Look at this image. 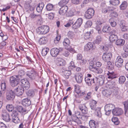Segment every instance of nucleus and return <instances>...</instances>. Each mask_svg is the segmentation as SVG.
Instances as JSON below:
<instances>
[{"label":"nucleus","mask_w":128,"mask_h":128,"mask_svg":"<svg viewBox=\"0 0 128 128\" xmlns=\"http://www.w3.org/2000/svg\"><path fill=\"white\" fill-rule=\"evenodd\" d=\"M49 27L47 26H42L38 27L37 31L39 34H44L49 31Z\"/></svg>","instance_id":"f257e3e1"},{"label":"nucleus","mask_w":128,"mask_h":128,"mask_svg":"<svg viewBox=\"0 0 128 128\" xmlns=\"http://www.w3.org/2000/svg\"><path fill=\"white\" fill-rule=\"evenodd\" d=\"M20 80V79L16 76H12L10 78V82L12 86H17L19 83Z\"/></svg>","instance_id":"f03ea898"},{"label":"nucleus","mask_w":128,"mask_h":128,"mask_svg":"<svg viewBox=\"0 0 128 128\" xmlns=\"http://www.w3.org/2000/svg\"><path fill=\"white\" fill-rule=\"evenodd\" d=\"M36 74L37 72L34 68H30V70L27 72L26 74L31 80H34L36 77Z\"/></svg>","instance_id":"7ed1b4c3"},{"label":"nucleus","mask_w":128,"mask_h":128,"mask_svg":"<svg viewBox=\"0 0 128 128\" xmlns=\"http://www.w3.org/2000/svg\"><path fill=\"white\" fill-rule=\"evenodd\" d=\"M62 50L63 49L61 48H53L50 50L51 55L52 57H56L59 54V52Z\"/></svg>","instance_id":"20e7f679"},{"label":"nucleus","mask_w":128,"mask_h":128,"mask_svg":"<svg viewBox=\"0 0 128 128\" xmlns=\"http://www.w3.org/2000/svg\"><path fill=\"white\" fill-rule=\"evenodd\" d=\"M94 14V10L92 8H90L86 12L84 16L87 19H90L93 16Z\"/></svg>","instance_id":"39448f33"},{"label":"nucleus","mask_w":128,"mask_h":128,"mask_svg":"<svg viewBox=\"0 0 128 128\" xmlns=\"http://www.w3.org/2000/svg\"><path fill=\"white\" fill-rule=\"evenodd\" d=\"M15 97L14 92L12 90L8 91L6 94V98L8 100H13Z\"/></svg>","instance_id":"423d86ee"},{"label":"nucleus","mask_w":128,"mask_h":128,"mask_svg":"<svg viewBox=\"0 0 128 128\" xmlns=\"http://www.w3.org/2000/svg\"><path fill=\"white\" fill-rule=\"evenodd\" d=\"M2 119L6 122H8L10 121L11 119L9 114L5 110H3L2 113Z\"/></svg>","instance_id":"0eeeda50"},{"label":"nucleus","mask_w":128,"mask_h":128,"mask_svg":"<svg viewBox=\"0 0 128 128\" xmlns=\"http://www.w3.org/2000/svg\"><path fill=\"white\" fill-rule=\"evenodd\" d=\"M20 82L22 84V86L25 90H28L29 88L30 84L26 78H24L23 79L20 80Z\"/></svg>","instance_id":"6e6552de"},{"label":"nucleus","mask_w":128,"mask_h":128,"mask_svg":"<svg viewBox=\"0 0 128 128\" xmlns=\"http://www.w3.org/2000/svg\"><path fill=\"white\" fill-rule=\"evenodd\" d=\"M83 20V19L81 18H78L72 26V28L74 29H75L80 27L82 23Z\"/></svg>","instance_id":"1a4fd4ad"},{"label":"nucleus","mask_w":128,"mask_h":128,"mask_svg":"<svg viewBox=\"0 0 128 128\" xmlns=\"http://www.w3.org/2000/svg\"><path fill=\"white\" fill-rule=\"evenodd\" d=\"M26 90L22 86H20V87L18 86L16 89L14 90V92L17 96H20L22 95L24 93V91Z\"/></svg>","instance_id":"9d476101"},{"label":"nucleus","mask_w":128,"mask_h":128,"mask_svg":"<svg viewBox=\"0 0 128 128\" xmlns=\"http://www.w3.org/2000/svg\"><path fill=\"white\" fill-rule=\"evenodd\" d=\"M112 57V54L111 52H106L103 54L102 58L104 61L107 62L110 60Z\"/></svg>","instance_id":"9b49d317"},{"label":"nucleus","mask_w":128,"mask_h":128,"mask_svg":"<svg viewBox=\"0 0 128 128\" xmlns=\"http://www.w3.org/2000/svg\"><path fill=\"white\" fill-rule=\"evenodd\" d=\"M96 48L94 44L91 42H88L86 45L84 46V50L86 51H88L90 50H93Z\"/></svg>","instance_id":"f8f14e48"},{"label":"nucleus","mask_w":128,"mask_h":128,"mask_svg":"<svg viewBox=\"0 0 128 128\" xmlns=\"http://www.w3.org/2000/svg\"><path fill=\"white\" fill-rule=\"evenodd\" d=\"M74 77L76 82L78 84L81 83L82 81L83 78V75L80 73L76 74Z\"/></svg>","instance_id":"ddd939ff"},{"label":"nucleus","mask_w":128,"mask_h":128,"mask_svg":"<svg viewBox=\"0 0 128 128\" xmlns=\"http://www.w3.org/2000/svg\"><path fill=\"white\" fill-rule=\"evenodd\" d=\"M123 59L120 56H118L116 60L115 64L116 66L120 68L122 66L123 62Z\"/></svg>","instance_id":"4468645a"},{"label":"nucleus","mask_w":128,"mask_h":128,"mask_svg":"<svg viewBox=\"0 0 128 128\" xmlns=\"http://www.w3.org/2000/svg\"><path fill=\"white\" fill-rule=\"evenodd\" d=\"M112 112L113 115L116 116H118L122 114L123 111L121 108H115L113 109Z\"/></svg>","instance_id":"2eb2a0df"},{"label":"nucleus","mask_w":128,"mask_h":128,"mask_svg":"<svg viewBox=\"0 0 128 128\" xmlns=\"http://www.w3.org/2000/svg\"><path fill=\"white\" fill-rule=\"evenodd\" d=\"M94 78H89L86 77L85 78V81L86 84L88 86H91L92 83H95Z\"/></svg>","instance_id":"dca6fc26"},{"label":"nucleus","mask_w":128,"mask_h":128,"mask_svg":"<svg viewBox=\"0 0 128 128\" xmlns=\"http://www.w3.org/2000/svg\"><path fill=\"white\" fill-rule=\"evenodd\" d=\"M16 108L19 112H21L22 114H24L28 113V111L26 108H24L22 106H17Z\"/></svg>","instance_id":"f3484780"},{"label":"nucleus","mask_w":128,"mask_h":128,"mask_svg":"<svg viewBox=\"0 0 128 128\" xmlns=\"http://www.w3.org/2000/svg\"><path fill=\"white\" fill-rule=\"evenodd\" d=\"M62 7L60 8L59 11V14L62 15L66 14V13L67 11L68 10V8L67 6H61Z\"/></svg>","instance_id":"a211bd4d"},{"label":"nucleus","mask_w":128,"mask_h":128,"mask_svg":"<svg viewBox=\"0 0 128 128\" xmlns=\"http://www.w3.org/2000/svg\"><path fill=\"white\" fill-rule=\"evenodd\" d=\"M97 103V102L94 100H92L90 103V107L92 110L95 111L96 110L97 108H99L96 107Z\"/></svg>","instance_id":"6ab92c4d"},{"label":"nucleus","mask_w":128,"mask_h":128,"mask_svg":"<svg viewBox=\"0 0 128 128\" xmlns=\"http://www.w3.org/2000/svg\"><path fill=\"white\" fill-rule=\"evenodd\" d=\"M115 108L114 105L112 104H108L105 105L104 107L105 111H111Z\"/></svg>","instance_id":"aec40b11"},{"label":"nucleus","mask_w":128,"mask_h":128,"mask_svg":"<svg viewBox=\"0 0 128 128\" xmlns=\"http://www.w3.org/2000/svg\"><path fill=\"white\" fill-rule=\"evenodd\" d=\"M102 93L103 96L108 97L110 96L112 92L110 90L104 89L102 90Z\"/></svg>","instance_id":"412c9836"},{"label":"nucleus","mask_w":128,"mask_h":128,"mask_svg":"<svg viewBox=\"0 0 128 128\" xmlns=\"http://www.w3.org/2000/svg\"><path fill=\"white\" fill-rule=\"evenodd\" d=\"M44 4L43 2H41L39 3L38 4L36 7V10L38 12H42L44 7Z\"/></svg>","instance_id":"4be33fe9"},{"label":"nucleus","mask_w":128,"mask_h":128,"mask_svg":"<svg viewBox=\"0 0 128 128\" xmlns=\"http://www.w3.org/2000/svg\"><path fill=\"white\" fill-rule=\"evenodd\" d=\"M108 75V78L111 80L116 78V75L113 72H110L108 71V72L107 74Z\"/></svg>","instance_id":"5701e85b"},{"label":"nucleus","mask_w":128,"mask_h":128,"mask_svg":"<svg viewBox=\"0 0 128 128\" xmlns=\"http://www.w3.org/2000/svg\"><path fill=\"white\" fill-rule=\"evenodd\" d=\"M62 72L64 73L65 77L66 79H68L69 78V76L71 74V72L70 70H66L64 68H63Z\"/></svg>","instance_id":"b1692460"},{"label":"nucleus","mask_w":128,"mask_h":128,"mask_svg":"<svg viewBox=\"0 0 128 128\" xmlns=\"http://www.w3.org/2000/svg\"><path fill=\"white\" fill-rule=\"evenodd\" d=\"M79 108L83 114H86L87 113L88 110L85 105L80 104L79 106Z\"/></svg>","instance_id":"393cba45"},{"label":"nucleus","mask_w":128,"mask_h":128,"mask_svg":"<svg viewBox=\"0 0 128 128\" xmlns=\"http://www.w3.org/2000/svg\"><path fill=\"white\" fill-rule=\"evenodd\" d=\"M89 124L91 128H96L98 124L97 122L96 123L93 120H90L89 122Z\"/></svg>","instance_id":"a878e982"},{"label":"nucleus","mask_w":128,"mask_h":128,"mask_svg":"<svg viewBox=\"0 0 128 128\" xmlns=\"http://www.w3.org/2000/svg\"><path fill=\"white\" fill-rule=\"evenodd\" d=\"M23 105L26 106H28L30 105L31 101L28 98H25L22 101Z\"/></svg>","instance_id":"bb28decb"},{"label":"nucleus","mask_w":128,"mask_h":128,"mask_svg":"<svg viewBox=\"0 0 128 128\" xmlns=\"http://www.w3.org/2000/svg\"><path fill=\"white\" fill-rule=\"evenodd\" d=\"M72 118L74 121L78 124H80L81 123V121L79 120L78 118L76 115H73L72 116Z\"/></svg>","instance_id":"cd10ccee"},{"label":"nucleus","mask_w":128,"mask_h":128,"mask_svg":"<svg viewBox=\"0 0 128 128\" xmlns=\"http://www.w3.org/2000/svg\"><path fill=\"white\" fill-rule=\"evenodd\" d=\"M125 41L122 39H118L116 40V44L118 46H122L124 44Z\"/></svg>","instance_id":"c85d7f7f"},{"label":"nucleus","mask_w":128,"mask_h":128,"mask_svg":"<svg viewBox=\"0 0 128 128\" xmlns=\"http://www.w3.org/2000/svg\"><path fill=\"white\" fill-rule=\"evenodd\" d=\"M58 65L62 66L64 64V60L62 58H57L56 59Z\"/></svg>","instance_id":"c756f323"},{"label":"nucleus","mask_w":128,"mask_h":128,"mask_svg":"<svg viewBox=\"0 0 128 128\" xmlns=\"http://www.w3.org/2000/svg\"><path fill=\"white\" fill-rule=\"evenodd\" d=\"M66 49L68 50L70 52L74 53L75 52V50H74L73 47V46H70L69 44L65 46Z\"/></svg>","instance_id":"7c9ffc66"},{"label":"nucleus","mask_w":128,"mask_h":128,"mask_svg":"<svg viewBox=\"0 0 128 128\" xmlns=\"http://www.w3.org/2000/svg\"><path fill=\"white\" fill-rule=\"evenodd\" d=\"M111 28L110 26L108 25L104 26L102 28V31L104 32H108L110 30Z\"/></svg>","instance_id":"2f4dec72"},{"label":"nucleus","mask_w":128,"mask_h":128,"mask_svg":"<svg viewBox=\"0 0 128 128\" xmlns=\"http://www.w3.org/2000/svg\"><path fill=\"white\" fill-rule=\"evenodd\" d=\"M47 38L43 37L40 38L39 42L40 44H46L47 42Z\"/></svg>","instance_id":"473e14b6"},{"label":"nucleus","mask_w":128,"mask_h":128,"mask_svg":"<svg viewBox=\"0 0 128 128\" xmlns=\"http://www.w3.org/2000/svg\"><path fill=\"white\" fill-rule=\"evenodd\" d=\"M102 38L101 36H98L96 38L94 42L96 44H98L102 42Z\"/></svg>","instance_id":"72a5a7b5"},{"label":"nucleus","mask_w":128,"mask_h":128,"mask_svg":"<svg viewBox=\"0 0 128 128\" xmlns=\"http://www.w3.org/2000/svg\"><path fill=\"white\" fill-rule=\"evenodd\" d=\"M93 32H88L85 33L84 36V38L86 40H88L90 37V35Z\"/></svg>","instance_id":"f704fd0d"},{"label":"nucleus","mask_w":128,"mask_h":128,"mask_svg":"<svg viewBox=\"0 0 128 128\" xmlns=\"http://www.w3.org/2000/svg\"><path fill=\"white\" fill-rule=\"evenodd\" d=\"M24 71L23 70H21L19 71L18 74L17 76H16L20 79L21 80L24 76Z\"/></svg>","instance_id":"c9c22d12"},{"label":"nucleus","mask_w":128,"mask_h":128,"mask_svg":"<svg viewBox=\"0 0 128 128\" xmlns=\"http://www.w3.org/2000/svg\"><path fill=\"white\" fill-rule=\"evenodd\" d=\"M118 38V36L116 34L110 35L109 38L110 40L112 42H113L114 41L117 40Z\"/></svg>","instance_id":"e433bc0d"},{"label":"nucleus","mask_w":128,"mask_h":128,"mask_svg":"<svg viewBox=\"0 0 128 128\" xmlns=\"http://www.w3.org/2000/svg\"><path fill=\"white\" fill-rule=\"evenodd\" d=\"M49 50L48 48H44L42 49V54L43 56H45L49 52Z\"/></svg>","instance_id":"4c0bfd02"},{"label":"nucleus","mask_w":128,"mask_h":128,"mask_svg":"<svg viewBox=\"0 0 128 128\" xmlns=\"http://www.w3.org/2000/svg\"><path fill=\"white\" fill-rule=\"evenodd\" d=\"M69 0H62L58 3L59 5L60 6H66L69 2Z\"/></svg>","instance_id":"58836bf2"},{"label":"nucleus","mask_w":128,"mask_h":128,"mask_svg":"<svg viewBox=\"0 0 128 128\" xmlns=\"http://www.w3.org/2000/svg\"><path fill=\"white\" fill-rule=\"evenodd\" d=\"M126 80L125 77L124 76L120 77L119 78V83L120 84H122L124 83Z\"/></svg>","instance_id":"ea45409f"},{"label":"nucleus","mask_w":128,"mask_h":128,"mask_svg":"<svg viewBox=\"0 0 128 128\" xmlns=\"http://www.w3.org/2000/svg\"><path fill=\"white\" fill-rule=\"evenodd\" d=\"M54 8V6L50 4H48L46 7V9L48 11L52 10H53Z\"/></svg>","instance_id":"a19ab883"},{"label":"nucleus","mask_w":128,"mask_h":128,"mask_svg":"<svg viewBox=\"0 0 128 128\" xmlns=\"http://www.w3.org/2000/svg\"><path fill=\"white\" fill-rule=\"evenodd\" d=\"M103 77L102 76L99 77L97 79V81L99 82L100 85H102L104 82V80Z\"/></svg>","instance_id":"79ce46f5"},{"label":"nucleus","mask_w":128,"mask_h":128,"mask_svg":"<svg viewBox=\"0 0 128 128\" xmlns=\"http://www.w3.org/2000/svg\"><path fill=\"white\" fill-rule=\"evenodd\" d=\"M127 6V4L126 2L125 1L120 6V8L122 10H124L126 8Z\"/></svg>","instance_id":"37998d69"},{"label":"nucleus","mask_w":128,"mask_h":128,"mask_svg":"<svg viewBox=\"0 0 128 128\" xmlns=\"http://www.w3.org/2000/svg\"><path fill=\"white\" fill-rule=\"evenodd\" d=\"M112 121L116 125H118L119 123V121L117 117H113L112 119Z\"/></svg>","instance_id":"c03bdc74"},{"label":"nucleus","mask_w":128,"mask_h":128,"mask_svg":"<svg viewBox=\"0 0 128 128\" xmlns=\"http://www.w3.org/2000/svg\"><path fill=\"white\" fill-rule=\"evenodd\" d=\"M101 108H97V110L95 111L96 112L97 116L99 118H100L102 116V113L100 111Z\"/></svg>","instance_id":"a18cd8bd"},{"label":"nucleus","mask_w":128,"mask_h":128,"mask_svg":"<svg viewBox=\"0 0 128 128\" xmlns=\"http://www.w3.org/2000/svg\"><path fill=\"white\" fill-rule=\"evenodd\" d=\"M110 2V4L114 6L118 5L120 3L119 0H111Z\"/></svg>","instance_id":"49530a36"},{"label":"nucleus","mask_w":128,"mask_h":128,"mask_svg":"<svg viewBox=\"0 0 128 128\" xmlns=\"http://www.w3.org/2000/svg\"><path fill=\"white\" fill-rule=\"evenodd\" d=\"M6 108L8 112H12L14 109V107L12 104H9L7 105Z\"/></svg>","instance_id":"de8ad7c7"},{"label":"nucleus","mask_w":128,"mask_h":128,"mask_svg":"<svg viewBox=\"0 0 128 128\" xmlns=\"http://www.w3.org/2000/svg\"><path fill=\"white\" fill-rule=\"evenodd\" d=\"M12 120L13 122L16 124L19 123L20 122V120L18 117H15L12 118Z\"/></svg>","instance_id":"09e8293b"},{"label":"nucleus","mask_w":128,"mask_h":128,"mask_svg":"<svg viewBox=\"0 0 128 128\" xmlns=\"http://www.w3.org/2000/svg\"><path fill=\"white\" fill-rule=\"evenodd\" d=\"M74 14V13L72 11L70 10L66 14L67 16H72Z\"/></svg>","instance_id":"8fccbe9b"},{"label":"nucleus","mask_w":128,"mask_h":128,"mask_svg":"<svg viewBox=\"0 0 128 128\" xmlns=\"http://www.w3.org/2000/svg\"><path fill=\"white\" fill-rule=\"evenodd\" d=\"M70 42L69 39L68 38H66L65 39L63 42V44L64 46H66L67 45L70 44Z\"/></svg>","instance_id":"3c124183"},{"label":"nucleus","mask_w":128,"mask_h":128,"mask_svg":"<svg viewBox=\"0 0 128 128\" xmlns=\"http://www.w3.org/2000/svg\"><path fill=\"white\" fill-rule=\"evenodd\" d=\"M92 22L90 20L87 21L86 23L85 26L86 28L90 27L92 25Z\"/></svg>","instance_id":"603ef678"},{"label":"nucleus","mask_w":128,"mask_h":128,"mask_svg":"<svg viewBox=\"0 0 128 128\" xmlns=\"http://www.w3.org/2000/svg\"><path fill=\"white\" fill-rule=\"evenodd\" d=\"M124 107V110L128 109V101H126L122 103Z\"/></svg>","instance_id":"864d4df0"},{"label":"nucleus","mask_w":128,"mask_h":128,"mask_svg":"<svg viewBox=\"0 0 128 128\" xmlns=\"http://www.w3.org/2000/svg\"><path fill=\"white\" fill-rule=\"evenodd\" d=\"M102 72L103 70L101 68L96 67L94 72L98 74H100L102 73Z\"/></svg>","instance_id":"5fc2aeb1"},{"label":"nucleus","mask_w":128,"mask_h":128,"mask_svg":"<svg viewBox=\"0 0 128 128\" xmlns=\"http://www.w3.org/2000/svg\"><path fill=\"white\" fill-rule=\"evenodd\" d=\"M108 67L110 69L112 70L114 69V65L110 61H108Z\"/></svg>","instance_id":"6e6d98bb"},{"label":"nucleus","mask_w":128,"mask_h":128,"mask_svg":"<svg viewBox=\"0 0 128 128\" xmlns=\"http://www.w3.org/2000/svg\"><path fill=\"white\" fill-rule=\"evenodd\" d=\"M30 17L32 18H36V17H39L40 18V15H36L33 13L30 14Z\"/></svg>","instance_id":"4d7b16f0"},{"label":"nucleus","mask_w":128,"mask_h":128,"mask_svg":"<svg viewBox=\"0 0 128 128\" xmlns=\"http://www.w3.org/2000/svg\"><path fill=\"white\" fill-rule=\"evenodd\" d=\"M120 28L122 32L126 31L128 30V26H126V25L122 27H121Z\"/></svg>","instance_id":"13d9d810"},{"label":"nucleus","mask_w":128,"mask_h":128,"mask_svg":"<svg viewBox=\"0 0 128 128\" xmlns=\"http://www.w3.org/2000/svg\"><path fill=\"white\" fill-rule=\"evenodd\" d=\"M70 66L68 67V68L69 69H72V67L73 68H75L76 67V66L74 65V62L72 61H71L70 62Z\"/></svg>","instance_id":"bf43d9fd"},{"label":"nucleus","mask_w":128,"mask_h":128,"mask_svg":"<svg viewBox=\"0 0 128 128\" xmlns=\"http://www.w3.org/2000/svg\"><path fill=\"white\" fill-rule=\"evenodd\" d=\"M96 67L94 66H89V70L93 72H94Z\"/></svg>","instance_id":"052dcab7"},{"label":"nucleus","mask_w":128,"mask_h":128,"mask_svg":"<svg viewBox=\"0 0 128 128\" xmlns=\"http://www.w3.org/2000/svg\"><path fill=\"white\" fill-rule=\"evenodd\" d=\"M102 13L105 14L107 12L108 13V8H102Z\"/></svg>","instance_id":"680f3d73"},{"label":"nucleus","mask_w":128,"mask_h":128,"mask_svg":"<svg viewBox=\"0 0 128 128\" xmlns=\"http://www.w3.org/2000/svg\"><path fill=\"white\" fill-rule=\"evenodd\" d=\"M123 50L125 52L128 53V45L125 44L123 47Z\"/></svg>","instance_id":"e2e57ef3"},{"label":"nucleus","mask_w":128,"mask_h":128,"mask_svg":"<svg viewBox=\"0 0 128 128\" xmlns=\"http://www.w3.org/2000/svg\"><path fill=\"white\" fill-rule=\"evenodd\" d=\"M1 88L2 90L3 91L4 90L6 89V84L4 82L1 85Z\"/></svg>","instance_id":"0e129e2a"},{"label":"nucleus","mask_w":128,"mask_h":128,"mask_svg":"<svg viewBox=\"0 0 128 128\" xmlns=\"http://www.w3.org/2000/svg\"><path fill=\"white\" fill-rule=\"evenodd\" d=\"M34 92L31 90H29L27 93L28 96H32L34 95Z\"/></svg>","instance_id":"69168bd1"},{"label":"nucleus","mask_w":128,"mask_h":128,"mask_svg":"<svg viewBox=\"0 0 128 128\" xmlns=\"http://www.w3.org/2000/svg\"><path fill=\"white\" fill-rule=\"evenodd\" d=\"M126 25V24L124 20H122L120 21V28L122 27L123 26Z\"/></svg>","instance_id":"338daca9"},{"label":"nucleus","mask_w":128,"mask_h":128,"mask_svg":"<svg viewBox=\"0 0 128 128\" xmlns=\"http://www.w3.org/2000/svg\"><path fill=\"white\" fill-rule=\"evenodd\" d=\"M91 94V92H89L87 94V96H86L85 100H88L90 98L91 96L90 95Z\"/></svg>","instance_id":"774afa93"}]
</instances>
